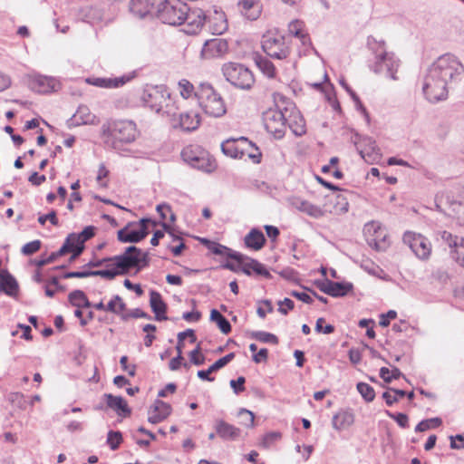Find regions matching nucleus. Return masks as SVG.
Here are the masks:
<instances>
[{
    "label": "nucleus",
    "instance_id": "nucleus-1",
    "mask_svg": "<svg viewBox=\"0 0 464 464\" xmlns=\"http://www.w3.org/2000/svg\"><path fill=\"white\" fill-rule=\"evenodd\" d=\"M463 73L464 65L458 57L451 53L440 55L424 76L422 91L426 99L432 103L446 100L449 85L459 81Z\"/></svg>",
    "mask_w": 464,
    "mask_h": 464
},
{
    "label": "nucleus",
    "instance_id": "nucleus-2",
    "mask_svg": "<svg viewBox=\"0 0 464 464\" xmlns=\"http://www.w3.org/2000/svg\"><path fill=\"white\" fill-rule=\"evenodd\" d=\"M275 101L276 108L267 110L263 115V121L266 131L275 139L280 140L285 133L290 107L287 102L290 101L281 94H277Z\"/></svg>",
    "mask_w": 464,
    "mask_h": 464
},
{
    "label": "nucleus",
    "instance_id": "nucleus-3",
    "mask_svg": "<svg viewBox=\"0 0 464 464\" xmlns=\"http://www.w3.org/2000/svg\"><path fill=\"white\" fill-rule=\"evenodd\" d=\"M200 107L206 114L219 118L227 112L225 102L208 82H200L195 92Z\"/></svg>",
    "mask_w": 464,
    "mask_h": 464
},
{
    "label": "nucleus",
    "instance_id": "nucleus-4",
    "mask_svg": "<svg viewBox=\"0 0 464 464\" xmlns=\"http://www.w3.org/2000/svg\"><path fill=\"white\" fill-rule=\"evenodd\" d=\"M141 100L145 106L157 113L176 115V108L170 105V93L164 85L150 86L143 91Z\"/></svg>",
    "mask_w": 464,
    "mask_h": 464
},
{
    "label": "nucleus",
    "instance_id": "nucleus-5",
    "mask_svg": "<svg viewBox=\"0 0 464 464\" xmlns=\"http://www.w3.org/2000/svg\"><path fill=\"white\" fill-rule=\"evenodd\" d=\"M102 136L111 138L113 142L131 143L139 134L132 121H115L102 124Z\"/></svg>",
    "mask_w": 464,
    "mask_h": 464
},
{
    "label": "nucleus",
    "instance_id": "nucleus-6",
    "mask_svg": "<svg viewBox=\"0 0 464 464\" xmlns=\"http://www.w3.org/2000/svg\"><path fill=\"white\" fill-rule=\"evenodd\" d=\"M435 206L437 210L456 218L464 226V199L461 196H455L451 190L438 193L435 197Z\"/></svg>",
    "mask_w": 464,
    "mask_h": 464
},
{
    "label": "nucleus",
    "instance_id": "nucleus-7",
    "mask_svg": "<svg viewBox=\"0 0 464 464\" xmlns=\"http://www.w3.org/2000/svg\"><path fill=\"white\" fill-rule=\"evenodd\" d=\"M187 11L189 7L182 0H160L156 16L164 24L177 26L181 25Z\"/></svg>",
    "mask_w": 464,
    "mask_h": 464
},
{
    "label": "nucleus",
    "instance_id": "nucleus-8",
    "mask_svg": "<svg viewBox=\"0 0 464 464\" xmlns=\"http://www.w3.org/2000/svg\"><path fill=\"white\" fill-rule=\"evenodd\" d=\"M135 252L139 254L140 248L135 246H130L125 248L122 254L112 256L113 267L102 269L103 278L112 280L117 276H124L131 269H136L137 255H134Z\"/></svg>",
    "mask_w": 464,
    "mask_h": 464
},
{
    "label": "nucleus",
    "instance_id": "nucleus-9",
    "mask_svg": "<svg viewBox=\"0 0 464 464\" xmlns=\"http://www.w3.org/2000/svg\"><path fill=\"white\" fill-rule=\"evenodd\" d=\"M222 72L228 82L241 90H250L256 81L253 72L238 63L230 62L223 64Z\"/></svg>",
    "mask_w": 464,
    "mask_h": 464
},
{
    "label": "nucleus",
    "instance_id": "nucleus-10",
    "mask_svg": "<svg viewBox=\"0 0 464 464\" xmlns=\"http://www.w3.org/2000/svg\"><path fill=\"white\" fill-rule=\"evenodd\" d=\"M262 49L267 56L278 60L287 58L291 53V49L286 44L285 37L272 34L263 35Z\"/></svg>",
    "mask_w": 464,
    "mask_h": 464
},
{
    "label": "nucleus",
    "instance_id": "nucleus-11",
    "mask_svg": "<svg viewBox=\"0 0 464 464\" xmlns=\"http://www.w3.org/2000/svg\"><path fill=\"white\" fill-rule=\"evenodd\" d=\"M402 241L418 258L426 260L430 257L431 244L430 240L421 234L407 231L403 235Z\"/></svg>",
    "mask_w": 464,
    "mask_h": 464
},
{
    "label": "nucleus",
    "instance_id": "nucleus-12",
    "mask_svg": "<svg viewBox=\"0 0 464 464\" xmlns=\"http://www.w3.org/2000/svg\"><path fill=\"white\" fill-rule=\"evenodd\" d=\"M187 14L182 18V24L184 25L183 31L187 34H195L203 26L206 22V14L203 10L190 9L186 12Z\"/></svg>",
    "mask_w": 464,
    "mask_h": 464
},
{
    "label": "nucleus",
    "instance_id": "nucleus-13",
    "mask_svg": "<svg viewBox=\"0 0 464 464\" xmlns=\"http://www.w3.org/2000/svg\"><path fill=\"white\" fill-rule=\"evenodd\" d=\"M366 44L373 55V62L369 63V67L372 72H379L382 59L385 58L391 52H387L384 40H377L372 35L367 37Z\"/></svg>",
    "mask_w": 464,
    "mask_h": 464
},
{
    "label": "nucleus",
    "instance_id": "nucleus-14",
    "mask_svg": "<svg viewBox=\"0 0 464 464\" xmlns=\"http://www.w3.org/2000/svg\"><path fill=\"white\" fill-rule=\"evenodd\" d=\"M241 261H237L241 265V272L250 276L252 275L264 276L266 279H271L272 275L266 268V266L258 260L251 258L247 256L243 255Z\"/></svg>",
    "mask_w": 464,
    "mask_h": 464
},
{
    "label": "nucleus",
    "instance_id": "nucleus-15",
    "mask_svg": "<svg viewBox=\"0 0 464 464\" xmlns=\"http://www.w3.org/2000/svg\"><path fill=\"white\" fill-rule=\"evenodd\" d=\"M213 427L218 437L224 441H236L241 437V430L223 419H217Z\"/></svg>",
    "mask_w": 464,
    "mask_h": 464
},
{
    "label": "nucleus",
    "instance_id": "nucleus-16",
    "mask_svg": "<svg viewBox=\"0 0 464 464\" xmlns=\"http://www.w3.org/2000/svg\"><path fill=\"white\" fill-rule=\"evenodd\" d=\"M60 82L53 77L37 75L29 82V87L32 91L38 93H48L58 90Z\"/></svg>",
    "mask_w": 464,
    "mask_h": 464
},
{
    "label": "nucleus",
    "instance_id": "nucleus-17",
    "mask_svg": "<svg viewBox=\"0 0 464 464\" xmlns=\"http://www.w3.org/2000/svg\"><path fill=\"white\" fill-rule=\"evenodd\" d=\"M228 50V44L226 40L214 38L205 42L201 50V55L205 59H211L221 56Z\"/></svg>",
    "mask_w": 464,
    "mask_h": 464
},
{
    "label": "nucleus",
    "instance_id": "nucleus-18",
    "mask_svg": "<svg viewBox=\"0 0 464 464\" xmlns=\"http://www.w3.org/2000/svg\"><path fill=\"white\" fill-rule=\"evenodd\" d=\"M287 104L290 107L287 114L286 127L288 126L295 136H302L306 131L304 119L300 112L296 111L293 102H287Z\"/></svg>",
    "mask_w": 464,
    "mask_h": 464
},
{
    "label": "nucleus",
    "instance_id": "nucleus-19",
    "mask_svg": "<svg viewBox=\"0 0 464 464\" xmlns=\"http://www.w3.org/2000/svg\"><path fill=\"white\" fill-rule=\"evenodd\" d=\"M198 156L196 158H189L191 162L188 163L192 168L210 173L214 171L217 168L216 160L209 155V153L205 150H198Z\"/></svg>",
    "mask_w": 464,
    "mask_h": 464
},
{
    "label": "nucleus",
    "instance_id": "nucleus-20",
    "mask_svg": "<svg viewBox=\"0 0 464 464\" xmlns=\"http://www.w3.org/2000/svg\"><path fill=\"white\" fill-rule=\"evenodd\" d=\"M237 8L245 18L255 21L261 15L263 5L259 0H240Z\"/></svg>",
    "mask_w": 464,
    "mask_h": 464
},
{
    "label": "nucleus",
    "instance_id": "nucleus-21",
    "mask_svg": "<svg viewBox=\"0 0 464 464\" xmlns=\"http://www.w3.org/2000/svg\"><path fill=\"white\" fill-rule=\"evenodd\" d=\"M103 400L108 408L115 411L118 416L126 418L131 414V409L121 396H115L111 393H104Z\"/></svg>",
    "mask_w": 464,
    "mask_h": 464
},
{
    "label": "nucleus",
    "instance_id": "nucleus-22",
    "mask_svg": "<svg viewBox=\"0 0 464 464\" xmlns=\"http://www.w3.org/2000/svg\"><path fill=\"white\" fill-rule=\"evenodd\" d=\"M135 222H129L123 228L117 232V238L121 243H139L143 240L147 236L148 232L144 229L129 230Z\"/></svg>",
    "mask_w": 464,
    "mask_h": 464
},
{
    "label": "nucleus",
    "instance_id": "nucleus-23",
    "mask_svg": "<svg viewBox=\"0 0 464 464\" xmlns=\"http://www.w3.org/2000/svg\"><path fill=\"white\" fill-rule=\"evenodd\" d=\"M150 305L152 312L155 314V320L157 321H166L168 320V316L166 315L168 305L163 301L161 295L155 291L150 290Z\"/></svg>",
    "mask_w": 464,
    "mask_h": 464
},
{
    "label": "nucleus",
    "instance_id": "nucleus-24",
    "mask_svg": "<svg viewBox=\"0 0 464 464\" xmlns=\"http://www.w3.org/2000/svg\"><path fill=\"white\" fill-rule=\"evenodd\" d=\"M160 0H130V11L137 17L143 18L159 7Z\"/></svg>",
    "mask_w": 464,
    "mask_h": 464
},
{
    "label": "nucleus",
    "instance_id": "nucleus-25",
    "mask_svg": "<svg viewBox=\"0 0 464 464\" xmlns=\"http://www.w3.org/2000/svg\"><path fill=\"white\" fill-rule=\"evenodd\" d=\"M372 227L374 229V234L367 238L368 245L374 248L377 251H384L389 246V242L386 237L387 235L384 233L383 229L381 227H375L374 223L367 224L366 228Z\"/></svg>",
    "mask_w": 464,
    "mask_h": 464
},
{
    "label": "nucleus",
    "instance_id": "nucleus-26",
    "mask_svg": "<svg viewBox=\"0 0 464 464\" xmlns=\"http://www.w3.org/2000/svg\"><path fill=\"white\" fill-rule=\"evenodd\" d=\"M0 291L12 297L18 295V282L6 269L0 271Z\"/></svg>",
    "mask_w": 464,
    "mask_h": 464
},
{
    "label": "nucleus",
    "instance_id": "nucleus-27",
    "mask_svg": "<svg viewBox=\"0 0 464 464\" xmlns=\"http://www.w3.org/2000/svg\"><path fill=\"white\" fill-rule=\"evenodd\" d=\"M380 63V71L373 72L376 74L386 72V76L396 81L398 78L396 72L400 67V60L395 56L394 53L391 52L385 58L382 59Z\"/></svg>",
    "mask_w": 464,
    "mask_h": 464
},
{
    "label": "nucleus",
    "instance_id": "nucleus-28",
    "mask_svg": "<svg viewBox=\"0 0 464 464\" xmlns=\"http://www.w3.org/2000/svg\"><path fill=\"white\" fill-rule=\"evenodd\" d=\"M354 422V414L351 409H342L337 411L332 420L334 430H343L349 428Z\"/></svg>",
    "mask_w": 464,
    "mask_h": 464
},
{
    "label": "nucleus",
    "instance_id": "nucleus-29",
    "mask_svg": "<svg viewBox=\"0 0 464 464\" xmlns=\"http://www.w3.org/2000/svg\"><path fill=\"white\" fill-rule=\"evenodd\" d=\"M130 80V76L115 78H87L86 82L101 88H118L124 85Z\"/></svg>",
    "mask_w": 464,
    "mask_h": 464
},
{
    "label": "nucleus",
    "instance_id": "nucleus-30",
    "mask_svg": "<svg viewBox=\"0 0 464 464\" xmlns=\"http://www.w3.org/2000/svg\"><path fill=\"white\" fill-rule=\"evenodd\" d=\"M95 116L90 112L86 106H80L77 111L66 121V125L71 128L82 124L92 123Z\"/></svg>",
    "mask_w": 464,
    "mask_h": 464
},
{
    "label": "nucleus",
    "instance_id": "nucleus-31",
    "mask_svg": "<svg viewBox=\"0 0 464 464\" xmlns=\"http://www.w3.org/2000/svg\"><path fill=\"white\" fill-rule=\"evenodd\" d=\"M244 242L246 247L253 250H260L265 246L266 239L263 232L255 227L246 235Z\"/></svg>",
    "mask_w": 464,
    "mask_h": 464
},
{
    "label": "nucleus",
    "instance_id": "nucleus-32",
    "mask_svg": "<svg viewBox=\"0 0 464 464\" xmlns=\"http://www.w3.org/2000/svg\"><path fill=\"white\" fill-rule=\"evenodd\" d=\"M362 159L368 164H377L382 157L381 147H362L359 150Z\"/></svg>",
    "mask_w": 464,
    "mask_h": 464
},
{
    "label": "nucleus",
    "instance_id": "nucleus-33",
    "mask_svg": "<svg viewBox=\"0 0 464 464\" xmlns=\"http://www.w3.org/2000/svg\"><path fill=\"white\" fill-rule=\"evenodd\" d=\"M303 29L304 23L300 20H294L288 24V31L290 34L299 38L302 41V44L304 45L306 43H310V37L307 34L304 33Z\"/></svg>",
    "mask_w": 464,
    "mask_h": 464
},
{
    "label": "nucleus",
    "instance_id": "nucleus-34",
    "mask_svg": "<svg viewBox=\"0 0 464 464\" xmlns=\"http://www.w3.org/2000/svg\"><path fill=\"white\" fill-rule=\"evenodd\" d=\"M210 321L215 322L224 334H228L231 332L232 328L229 321L217 309L211 310Z\"/></svg>",
    "mask_w": 464,
    "mask_h": 464
},
{
    "label": "nucleus",
    "instance_id": "nucleus-35",
    "mask_svg": "<svg viewBox=\"0 0 464 464\" xmlns=\"http://www.w3.org/2000/svg\"><path fill=\"white\" fill-rule=\"evenodd\" d=\"M331 296L343 297L353 291V285L350 282H334L331 280Z\"/></svg>",
    "mask_w": 464,
    "mask_h": 464
},
{
    "label": "nucleus",
    "instance_id": "nucleus-36",
    "mask_svg": "<svg viewBox=\"0 0 464 464\" xmlns=\"http://www.w3.org/2000/svg\"><path fill=\"white\" fill-rule=\"evenodd\" d=\"M255 62L256 66L265 75L269 78H274L276 76V67L274 63L266 57L257 55L255 58Z\"/></svg>",
    "mask_w": 464,
    "mask_h": 464
},
{
    "label": "nucleus",
    "instance_id": "nucleus-37",
    "mask_svg": "<svg viewBox=\"0 0 464 464\" xmlns=\"http://www.w3.org/2000/svg\"><path fill=\"white\" fill-rule=\"evenodd\" d=\"M179 125L184 130H194L199 125V121L197 114L180 113Z\"/></svg>",
    "mask_w": 464,
    "mask_h": 464
},
{
    "label": "nucleus",
    "instance_id": "nucleus-38",
    "mask_svg": "<svg viewBox=\"0 0 464 464\" xmlns=\"http://www.w3.org/2000/svg\"><path fill=\"white\" fill-rule=\"evenodd\" d=\"M216 256H226L227 258L233 259L235 261H241L240 259L243 257V254L234 251L231 248L221 245H218L214 248V254Z\"/></svg>",
    "mask_w": 464,
    "mask_h": 464
},
{
    "label": "nucleus",
    "instance_id": "nucleus-39",
    "mask_svg": "<svg viewBox=\"0 0 464 464\" xmlns=\"http://www.w3.org/2000/svg\"><path fill=\"white\" fill-rule=\"evenodd\" d=\"M251 338L255 339L258 342L265 343H272V344H278L279 339L276 335L274 334L265 332V331H256L251 333Z\"/></svg>",
    "mask_w": 464,
    "mask_h": 464
},
{
    "label": "nucleus",
    "instance_id": "nucleus-40",
    "mask_svg": "<svg viewBox=\"0 0 464 464\" xmlns=\"http://www.w3.org/2000/svg\"><path fill=\"white\" fill-rule=\"evenodd\" d=\"M441 424H442V420L439 417H434V418H430V419H427V420H423L420 421L416 425L414 430L416 432H423L430 429L437 428V427L440 426Z\"/></svg>",
    "mask_w": 464,
    "mask_h": 464
},
{
    "label": "nucleus",
    "instance_id": "nucleus-41",
    "mask_svg": "<svg viewBox=\"0 0 464 464\" xmlns=\"http://www.w3.org/2000/svg\"><path fill=\"white\" fill-rule=\"evenodd\" d=\"M8 402L20 410H25L27 407V401L24 395L22 392H14L7 394L6 397Z\"/></svg>",
    "mask_w": 464,
    "mask_h": 464
},
{
    "label": "nucleus",
    "instance_id": "nucleus-42",
    "mask_svg": "<svg viewBox=\"0 0 464 464\" xmlns=\"http://www.w3.org/2000/svg\"><path fill=\"white\" fill-rule=\"evenodd\" d=\"M358 392L362 395L366 402H371L375 398L374 389L366 382H358L356 385Z\"/></svg>",
    "mask_w": 464,
    "mask_h": 464
},
{
    "label": "nucleus",
    "instance_id": "nucleus-43",
    "mask_svg": "<svg viewBox=\"0 0 464 464\" xmlns=\"http://www.w3.org/2000/svg\"><path fill=\"white\" fill-rule=\"evenodd\" d=\"M152 405L153 411H158L159 414L163 418V420H166L172 412L171 405L160 399L155 400Z\"/></svg>",
    "mask_w": 464,
    "mask_h": 464
},
{
    "label": "nucleus",
    "instance_id": "nucleus-44",
    "mask_svg": "<svg viewBox=\"0 0 464 464\" xmlns=\"http://www.w3.org/2000/svg\"><path fill=\"white\" fill-rule=\"evenodd\" d=\"M115 152L121 157H132L135 159L146 158V153L140 152L137 150H133L130 147H112Z\"/></svg>",
    "mask_w": 464,
    "mask_h": 464
},
{
    "label": "nucleus",
    "instance_id": "nucleus-45",
    "mask_svg": "<svg viewBox=\"0 0 464 464\" xmlns=\"http://www.w3.org/2000/svg\"><path fill=\"white\" fill-rule=\"evenodd\" d=\"M300 209L303 212L306 213L307 215H309L313 218H321L324 215V211L322 210V208L320 207L314 205L312 203H309L307 201H303L301 203Z\"/></svg>",
    "mask_w": 464,
    "mask_h": 464
},
{
    "label": "nucleus",
    "instance_id": "nucleus-46",
    "mask_svg": "<svg viewBox=\"0 0 464 464\" xmlns=\"http://www.w3.org/2000/svg\"><path fill=\"white\" fill-rule=\"evenodd\" d=\"M122 442V434L119 430H110L107 434V443L111 450H116Z\"/></svg>",
    "mask_w": 464,
    "mask_h": 464
},
{
    "label": "nucleus",
    "instance_id": "nucleus-47",
    "mask_svg": "<svg viewBox=\"0 0 464 464\" xmlns=\"http://www.w3.org/2000/svg\"><path fill=\"white\" fill-rule=\"evenodd\" d=\"M438 236L440 237L441 240L447 244L453 251L457 248L459 244V240L458 237L453 236L451 233L448 231H439Z\"/></svg>",
    "mask_w": 464,
    "mask_h": 464
},
{
    "label": "nucleus",
    "instance_id": "nucleus-48",
    "mask_svg": "<svg viewBox=\"0 0 464 464\" xmlns=\"http://www.w3.org/2000/svg\"><path fill=\"white\" fill-rule=\"evenodd\" d=\"M180 95L184 99L189 98L196 91L194 85L188 80L182 79L179 82Z\"/></svg>",
    "mask_w": 464,
    "mask_h": 464
},
{
    "label": "nucleus",
    "instance_id": "nucleus-49",
    "mask_svg": "<svg viewBox=\"0 0 464 464\" xmlns=\"http://www.w3.org/2000/svg\"><path fill=\"white\" fill-rule=\"evenodd\" d=\"M324 92H325V98L328 101L329 104L332 106V108L335 111L341 112L342 111L341 105L336 98L334 85L330 84L329 89L325 90Z\"/></svg>",
    "mask_w": 464,
    "mask_h": 464
},
{
    "label": "nucleus",
    "instance_id": "nucleus-50",
    "mask_svg": "<svg viewBox=\"0 0 464 464\" xmlns=\"http://www.w3.org/2000/svg\"><path fill=\"white\" fill-rule=\"evenodd\" d=\"M385 413L388 417L394 420L401 428H409V417L407 414L401 412L394 413L390 411H386Z\"/></svg>",
    "mask_w": 464,
    "mask_h": 464
},
{
    "label": "nucleus",
    "instance_id": "nucleus-51",
    "mask_svg": "<svg viewBox=\"0 0 464 464\" xmlns=\"http://www.w3.org/2000/svg\"><path fill=\"white\" fill-rule=\"evenodd\" d=\"M90 276H101L103 278L102 272H81V271H72L64 273L62 277L64 279L68 278H85Z\"/></svg>",
    "mask_w": 464,
    "mask_h": 464
},
{
    "label": "nucleus",
    "instance_id": "nucleus-52",
    "mask_svg": "<svg viewBox=\"0 0 464 464\" xmlns=\"http://www.w3.org/2000/svg\"><path fill=\"white\" fill-rule=\"evenodd\" d=\"M86 296L82 290H73L68 295V300L72 306L81 308V303H83V299Z\"/></svg>",
    "mask_w": 464,
    "mask_h": 464
},
{
    "label": "nucleus",
    "instance_id": "nucleus-53",
    "mask_svg": "<svg viewBox=\"0 0 464 464\" xmlns=\"http://www.w3.org/2000/svg\"><path fill=\"white\" fill-rule=\"evenodd\" d=\"M202 150V147H183V150L180 152V156L182 160L188 164L191 162L189 158H196L198 156L197 152Z\"/></svg>",
    "mask_w": 464,
    "mask_h": 464
},
{
    "label": "nucleus",
    "instance_id": "nucleus-54",
    "mask_svg": "<svg viewBox=\"0 0 464 464\" xmlns=\"http://www.w3.org/2000/svg\"><path fill=\"white\" fill-rule=\"evenodd\" d=\"M41 246L42 242L39 239L33 240L24 245L22 247V253L24 256H31L36 253L41 248Z\"/></svg>",
    "mask_w": 464,
    "mask_h": 464
},
{
    "label": "nucleus",
    "instance_id": "nucleus-55",
    "mask_svg": "<svg viewBox=\"0 0 464 464\" xmlns=\"http://www.w3.org/2000/svg\"><path fill=\"white\" fill-rule=\"evenodd\" d=\"M234 358H235L234 353H227V355L217 360L212 365H210L211 370H214V372H217V371L222 369L227 364H228Z\"/></svg>",
    "mask_w": 464,
    "mask_h": 464
},
{
    "label": "nucleus",
    "instance_id": "nucleus-56",
    "mask_svg": "<svg viewBox=\"0 0 464 464\" xmlns=\"http://www.w3.org/2000/svg\"><path fill=\"white\" fill-rule=\"evenodd\" d=\"M134 255H137V272H140L141 269L149 266L150 257L148 252H142V250L140 248L139 254L135 252Z\"/></svg>",
    "mask_w": 464,
    "mask_h": 464
},
{
    "label": "nucleus",
    "instance_id": "nucleus-57",
    "mask_svg": "<svg viewBox=\"0 0 464 464\" xmlns=\"http://www.w3.org/2000/svg\"><path fill=\"white\" fill-rule=\"evenodd\" d=\"M130 318H146L151 319V316L140 308H135L126 314H121V320L128 321Z\"/></svg>",
    "mask_w": 464,
    "mask_h": 464
},
{
    "label": "nucleus",
    "instance_id": "nucleus-58",
    "mask_svg": "<svg viewBox=\"0 0 464 464\" xmlns=\"http://www.w3.org/2000/svg\"><path fill=\"white\" fill-rule=\"evenodd\" d=\"M189 359L190 362L197 366L202 365L205 362V356L200 353L199 344L189 353Z\"/></svg>",
    "mask_w": 464,
    "mask_h": 464
},
{
    "label": "nucleus",
    "instance_id": "nucleus-59",
    "mask_svg": "<svg viewBox=\"0 0 464 464\" xmlns=\"http://www.w3.org/2000/svg\"><path fill=\"white\" fill-rule=\"evenodd\" d=\"M65 240H69V244L67 246L70 248V252L76 251L78 247H82V251L85 248L84 245L81 243L79 237L76 236V233L69 234Z\"/></svg>",
    "mask_w": 464,
    "mask_h": 464
},
{
    "label": "nucleus",
    "instance_id": "nucleus-60",
    "mask_svg": "<svg viewBox=\"0 0 464 464\" xmlns=\"http://www.w3.org/2000/svg\"><path fill=\"white\" fill-rule=\"evenodd\" d=\"M245 383L246 378L244 376H239L236 380H231L229 384L234 393L238 395L245 391Z\"/></svg>",
    "mask_w": 464,
    "mask_h": 464
},
{
    "label": "nucleus",
    "instance_id": "nucleus-61",
    "mask_svg": "<svg viewBox=\"0 0 464 464\" xmlns=\"http://www.w3.org/2000/svg\"><path fill=\"white\" fill-rule=\"evenodd\" d=\"M79 237V239L82 245L91 238L95 236V227L93 226H87L83 228V230L76 234Z\"/></svg>",
    "mask_w": 464,
    "mask_h": 464
},
{
    "label": "nucleus",
    "instance_id": "nucleus-62",
    "mask_svg": "<svg viewBox=\"0 0 464 464\" xmlns=\"http://www.w3.org/2000/svg\"><path fill=\"white\" fill-rule=\"evenodd\" d=\"M220 149L225 155L234 159H242L245 156V152L238 147H220Z\"/></svg>",
    "mask_w": 464,
    "mask_h": 464
},
{
    "label": "nucleus",
    "instance_id": "nucleus-63",
    "mask_svg": "<svg viewBox=\"0 0 464 464\" xmlns=\"http://www.w3.org/2000/svg\"><path fill=\"white\" fill-rule=\"evenodd\" d=\"M450 447L453 450H463L464 449V435L457 434L455 436H450Z\"/></svg>",
    "mask_w": 464,
    "mask_h": 464
},
{
    "label": "nucleus",
    "instance_id": "nucleus-64",
    "mask_svg": "<svg viewBox=\"0 0 464 464\" xmlns=\"http://www.w3.org/2000/svg\"><path fill=\"white\" fill-rule=\"evenodd\" d=\"M453 258L464 266V238L459 239L457 248L451 252Z\"/></svg>",
    "mask_w": 464,
    "mask_h": 464
}]
</instances>
